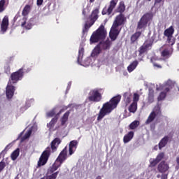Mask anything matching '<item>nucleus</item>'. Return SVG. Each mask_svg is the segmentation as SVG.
I'll return each instance as SVG.
<instances>
[{"label":"nucleus","instance_id":"obj_1","mask_svg":"<svg viewBox=\"0 0 179 179\" xmlns=\"http://www.w3.org/2000/svg\"><path fill=\"white\" fill-rule=\"evenodd\" d=\"M120 101H121V95H117L111 98L109 101L103 103L98 113L97 121H101L106 115L111 114L113 110L117 108Z\"/></svg>","mask_w":179,"mask_h":179},{"label":"nucleus","instance_id":"obj_2","mask_svg":"<svg viewBox=\"0 0 179 179\" xmlns=\"http://www.w3.org/2000/svg\"><path fill=\"white\" fill-rule=\"evenodd\" d=\"M60 143L61 139H59V138H56L51 142V146L46 148V149L42 152L38 162V167H41V166H44L47 164L51 153L57 152V149H58V146H59Z\"/></svg>","mask_w":179,"mask_h":179},{"label":"nucleus","instance_id":"obj_3","mask_svg":"<svg viewBox=\"0 0 179 179\" xmlns=\"http://www.w3.org/2000/svg\"><path fill=\"white\" fill-rule=\"evenodd\" d=\"M124 15L122 14H120L115 17L109 32V37L111 41H115V40H117V38H118L120 32L121 31V29H119L118 27L124 24Z\"/></svg>","mask_w":179,"mask_h":179},{"label":"nucleus","instance_id":"obj_4","mask_svg":"<svg viewBox=\"0 0 179 179\" xmlns=\"http://www.w3.org/2000/svg\"><path fill=\"white\" fill-rule=\"evenodd\" d=\"M107 37V30L104 29V25L101 24L100 27L92 33L90 43V44H94V43H99L101 40H104Z\"/></svg>","mask_w":179,"mask_h":179},{"label":"nucleus","instance_id":"obj_5","mask_svg":"<svg viewBox=\"0 0 179 179\" xmlns=\"http://www.w3.org/2000/svg\"><path fill=\"white\" fill-rule=\"evenodd\" d=\"M23 71L28 73V72H30V71H31V68L29 67L26 69V65H24L22 68L20 69L15 72L12 73L10 75L11 80H10V82H12L13 85H15V83H17L19 80H22L23 79V76L24 73Z\"/></svg>","mask_w":179,"mask_h":179},{"label":"nucleus","instance_id":"obj_6","mask_svg":"<svg viewBox=\"0 0 179 179\" xmlns=\"http://www.w3.org/2000/svg\"><path fill=\"white\" fill-rule=\"evenodd\" d=\"M101 89L95 88L91 90L88 94L87 100L91 103H99L103 99V95L100 92Z\"/></svg>","mask_w":179,"mask_h":179},{"label":"nucleus","instance_id":"obj_7","mask_svg":"<svg viewBox=\"0 0 179 179\" xmlns=\"http://www.w3.org/2000/svg\"><path fill=\"white\" fill-rule=\"evenodd\" d=\"M153 19V14L152 13H146L144 14L138 22L137 24V30H145L148 27V23Z\"/></svg>","mask_w":179,"mask_h":179},{"label":"nucleus","instance_id":"obj_8","mask_svg":"<svg viewBox=\"0 0 179 179\" xmlns=\"http://www.w3.org/2000/svg\"><path fill=\"white\" fill-rule=\"evenodd\" d=\"M155 41V39L153 37L150 39H147L144 43L138 49V56L142 57L145 52H148L149 50L152 49V45H153V42Z\"/></svg>","mask_w":179,"mask_h":179},{"label":"nucleus","instance_id":"obj_9","mask_svg":"<svg viewBox=\"0 0 179 179\" xmlns=\"http://www.w3.org/2000/svg\"><path fill=\"white\" fill-rule=\"evenodd\" d=\"M117 3H118V0H111L110 1L108 8H107V6H105L103 8L101 11L102 15H108V16H110V15L113 13V10H114L115 6H117Z\"/></svg>","mask_w":179,"mask_h":179},{"label":"nucleus","instance_id":"obj_10","mask_svg":"<svg viewBox=\"0 0 179 179\" xmlns=\"http://www.w3.org/2000/svg\"><path fill=\"white\" fill-rule=\"evenodd\" d=\"M67 157H68V148L65 147L59 153V156L56 159V162H57V163L60 164H62V163L65 162Z\"/></svg>","mask_w":179,"mask_h":179},{"label":"nucleus","instance_id":"obj_11","mask_svg":"<svg viewBox=\"0 0 179 179\" xmlns=\"http://www.w3.org/2000/svg\"><path fill=\"white\" fill-rule=\"evenodd\" d=\"M12 81L9 80L6 87V96L7 99H12L13 97V94H15V86L13 85Z\"/></svg>","mask_w":179,"mask_h":179},{"label":"nucleus","instance_id":"obj_12","mask_svg":"<svg viewBox=\"0 0 179 179\" xmlns=\"http://www.w3.org/2000/svg\"><path fill=\"white\" fill-rule=\"evenodd\" d=\"M158 114H162V111L160 110V109H159L158 112H156L155 110L152 111L145 122V125H149V124L153 122V121H155V120L156 119V117H157Z\"/></svg>","mask_w":179,"mask_h":179},{"label":"nucleus","instance_id":"obj_13","mask_svg":"<svg viewBox=\"0 0 179 179\" xmlns=\"http://www.w3.org/2000/svg\"><path fill=\"white\" fill-rule=\"evenodd\" d=\"M20 22L21 27L25 30H30L33 27V24H31L30 21L27 22V18L26 17H23Z\"/></svg>","mask_w":179,"mask_h":179},{"label":"nucleus","instance_id":"obj_14","mask_svg":"<svg viewBox=\"0 0 179 179\" xmlns=\"http://www.w3.org/2000/svg\"><path fill=\"white\" fill-rule=\"evenodd\" d=\"M170 166H169V164L166 163V161H162L158 164L157 170L159 173H166Z\"/></svg>","mask_w":179,"mask_h":179},{"label":"nucleus","instance_id":"obj_15","mask_svg":"<svg viewBox=\"0 0 179 179\" xmlns=\"http://www.w3.org/2000/svg\"><path fill=\"white\" fill-rule=\"evenodd\" d=\"M97 19H99V8H96L95 10H92L90 16V23L91 24H94Z\"/></svg>","mask_w":179,"mask_h":179},{"label":"nucleus","instance_id":"obj_16","mask_svg":"<svg viewBox=\"0 0 179 179\" xmlns=\"http://www.w3.org/2000/svg\"><path fill=\"white\" fill-rule=\"evenodd\" d=\"M8 26H9V17L8 16H4L2 20L1 24V31H6L8 30Z\"/></svg>","mask_w":179,"mask_h":179},{"label":"nucleus","instance_id":"obj_17","mask_svg":"<svg viewBox=\"0 0 179 179\" xmlns=\"http://www.w3.org/2000/svg\"><path fill=\"white\" fill-rule=\"evenodd\" d=\"M170 139V137L169 136H165L164 138H162L159 144V150H162V148H166V145L169 143V140Z\"/></svg>","mask_w":179,"mask_h":179},{"label":"nucleus","instance_id":"obj_18","mask_svg":"<svg viewBox=\"0 0 179 179\" xmlns=\"http://www.w3.org/2000/svg\"><path fill=\"white\" fill-rule=\"evenodd\" d=\"M31 5H33V1L31 2V5L27 4L24 7L22 12V16H24V17H26V16H27V15H29V13H30V11L31 10V8H32Z\"/></svg>","mask_w":179,"mask_h":179},{"label":"nucleus","instance_id":"obj_19","mask_svg":"<svg viewBox=\"0 0 179 179\" xmlns=\"http://www.w3.org/2000/svg\"><path fill=\"white\" fill-rule=\"evenodd\" d=\"M58 121V116H55L53 117L51 121L47 124L48 128H49V131H55L54 127H55V124Z\"/></svg>","mask_w":179,"mask_h":179},{"label":"nucleus","instance_id":"obj_20","mask_svg":"<svg viewBox=\"0 0 179 179\" xmlns=\"http://www.w3.org/2000/svg\"><path fill=\"white\" fill-rule=\"evenodd\" d=\"M99 45L102 50H110V48L111 47V41L109 40H106V41L103 42H100Z\"/></svg>","mask_w":179,"mask_h":179},{"label":"nucleus","instance_id":"obj_21","mask_svg":"<svg viewBox=\"0 0 179 179\" xmlns=\"http://www.w3.org/2000/svg\"><path fill=\"white\" fill-rule=\"evenodd\" d=\"M141 31H136L133 35H131L130 38L131 44H135V42L138 41V39L141 37Z\"/></svg>","mask_w":179,"mask_h":179},{"label":"nucleus","instance_id":"obj_22","mask_svg":"<svg viewBox=\"0 0 179 179\" xmlns=\"http://www.w3.org/2000/svg\"><path fill=\"white\" fill-rule=\"evenodd\" d=\"M124 96V101L125 103V106H129L131 103V99L132 97V94L130 92H125L123 94Z\"/></svg>","mask_w":179,"mask_h":179},{"label":"nucleus","instance_id":"obj_23","mask_svg":"<svg viewBox=\"0 0 179 179\" xmlns=\"http://www.w3.org/2000/svg\"><path fill=\"white\" fill-rule=\"evenodd\" d=\"M71 114V111H66L61 118V125L64 127L65 124L68 122V118H69V115Z\"/></svg>","mask_w":179,"mask_h":179},{"label":"nucleus","instance_id":"obj_24","mask_svg":"<svg viewBox=\"0 0 179 179\" xmlns=\"http://www.w3.org/2000/svg\"><path fill=\"white\" fill-rule=\"evenodd\" d=\"M139 64V62L137 60L134 61L130 64V65L127 67L128 72L131 73L133 72V71H135L136 69V66Z\"/></svg>","mask_w":179,"mask_h":179},{"label":"nucleus","instance_id":"obj_25","mask_svg":"<svg viewBox=\"0 0 179 179\" xmlns=\"http://www.w3.org/2000/svg\"><path fill=\"white\" fill-rule=\"evenodd\" d=\"M173 34H174V28L173 26L169 27L164 32L165 37H173Z\"/></svg>","mask_w":179,"mask_h":179},{"label":"nucleus","instance_id":"obj_26","mask_svg":"<svg viewBox=\"0 0 179 179\" xmlns=\"http://www.w3.org/2000/svg\"><path fill=\"white\" fill-rule=\"evenodd\" d=\"M101 52L100 44L96 45L92 52L91 57H97Z\"/></svg>","mask_w":179,"mask_h":179},{"label":"nucleus","instance_id":"obj_27","mask_svg":"<svg viewBox=\"0 0 179 179\" xmlns=\"http://www.w3.org/2000/svg\"><path fill=\"white\" fill-rule=\"evenodd\" d=\"M134 138V131H129L123 138L124 143H128Z\"/></svg>","mask_w":179,"mask_h":179},{"label":"nucleus","instance_id":"obj_28","mask_svg":"<svg viewBox=\"0 0 179 179\" xmlns=\"http://www.w3.org/2000/svg\"><path fill=\"white\" fill-rule=\"evenodd\" d=\"M148 92V101L153 103V101H155V90L152 88H149Z\"/></svg>","mask_w":179,"mask_h":179},{"label":"nucleus","instance_id":"obj_29","mask_svg":"<svg viewBox=\"0 0 179 179\" xmlns=\"http://www.w3.org/2000/svg\"><path fill=\"white\" fill-rule=\"evenodd\" d=\"M174 86V83H173V81L171 80H168L165 83V91L166 92H170L171 89H173V87Z\"/></svg>","mask_w":179,"mask_h":179},{"label":"nucleus","instance_id":"obj_30","mask_svg":"<svg viewBox=\"0 0 179 179\" xmlns=\"http://www.w3.org/2000/svg\"><path fill=\"white\" fill-rule=\"evenodd\" d=\"M117 12L119 13H124L125 12V3L124 1H122L119 3Z\"/></svg>","mask_w":179,"mask_h":179},{"label":"nucleus","instance_id":"obj_31","mask_svg":"<svg viewBox=\"0 0 179 179\" xmlns=\"http://www.w3.org/2000/svg\"><path fill=\"white\" fill-rule=\"evenodd\" d=\"M138 109V103L132 102V103L129 107V113H136Z\"/></svg>","mask_w":179,"mask_h":179},{"label":"nucleus","instance_id":"obj_32","mask_svg":"<svg viewBox=\"0 0 179 179\" xmlns=\"http://www.w3.org/2000/svg\"><path fill=\"white\" fill-rule=\"evenodd\" d=\"M20 153V150L19 148H17L15 150H14L11 154L12 160H16L17 157H19Z\"/></svg>","mask_w":179,"mask_h":179},{"label":"nucleus","instance_id":"obj_33","mask_svg":"<svg viewBox=\"0 0 179 179\" xmlns=\"http://www.w3.org/2000/svg\"><path fill=\"white\" fill-rule=\"evenodd\" d=\"M93 26L90 22L88 24L87 22L85 23L84 28L83 29V34L85 35L89 29Z\"/></svg>","mask_w":179,"mask_h":179},{"label":"nucleus","instance_id":"obj_34","mask_svg":"<svg viewBox=\"0 0 179 179\" xmlns=\"http://www.w3.org/2000/svg\"><path fill=\"white\" fill-rule=\"evenodd\" d=\"M84 52H85V48H80L78 50V62H80V59L83 58Z\"/></svg>","mask_w":179,"mask_h":179},{"label":"nucleus","instance_id":"obj_35","mask_svg":"<svg viewBox=\"0 0 179 179\" xmlns=\"http://www.w3.org/2000/svg\"><path fill=\"white\" fill-rule=\"evenodd\" d=\"M78 143H79V142H78V141L76 140L71 141L69 143V148H71L74 149V150H76V148H78Z\"/></svg>","mask_w":179,"mask_h":179},{"label":"nucleus","instance_id":"obj_36","mask_svg":"<svg viewBox=\"0 0 179 179\" xmlns=\"http://www.w3.org/2000/svg\"><path fill=\"white\" fill-rule=\"evenodd\" d=\"M139 127V121L135 120L129 124L130 129H136Z\"/></svg>","mask_w":179,"mask_h":179},{"label":"nucleus","instance_id":"obj_37","mask_svg":"<svg viewBox=\"0 0 179 179\" xmlns=\"http://www.w3.org/2000/svg\"><path fill=\"white\" fill-rule=\"evenodd\" d=\"M166 96H167V92H166V89H164V92H162L158 96V101H161V100H164L166 99Z\"/></svg>","mask_w":179,"mask_h":179},{"label":"nucleus","instance_id":"obj_38","mask_svg":"<svg viewBox=\"0 0 179 179\" xmlns=\"http://www.w3.org/2000/svg\"><path fill=\"white\" fill-rule=\"evenodd\" d=\"M62 164H59L58 162L55 161V163L52 165L51 171L52 172L54 171H57V170H58V169H59V167H61Z\"/></svg>","mask_w":179,"mask_h":179},{"label":"nucleus","instance_id":"obj_39","mask_svg":"<svg viewBox=\"0 0 179 179\" xmlns=\"http://www.w3.org/2000/svg\"><path fill=\"white\" fill-rule=\"evenodd\" d=\"M59 173V171L53 173L50 176H48L46 179H57V177H58Z\"/></svg>","mask_w":179,"mask_h":179},{"label":"nucleus","instance_id":"obj_40","mask_svg":"<svg viewBox=\"0 0 179 179\" xmlns=\"http://www.w3.org/2000/svg\"><path fill=\"white\" fill-rule=\"evenodd\" d=\"M56 113H57V108H54L50 111L47 113V117H54Z\"/></svg>","mask_w":179,"mask_h":179},{"label":"nucleus","instance_id":"obj_41","mask_svg":"<svg viewBox=\"0 0 179 179\" xmlns=\"http://www.w3.org/2000/svg\"><path fill=\"white\" fill-rule=\"evenodd\" d=\"M5 10V0L0 1V13Z\"/></svg>","mask_w":179,"mask_h":179},{"label":"nucleus","instance_id":"obj_42","mask_svg":"<svg viewBox=\"0 0 179 179\" xmlns=\"http://www.w3.org/2000/svg\"><path fill=\"white\" fill-rule=\"evenodd\" d=\"M139 94L138 93H134L133 95V103H136L138 104V101H139Z\"/></svg>","mask_w":179,"mask_h":179},{"label":"nucleus","instance_id":"obj_43","mask_svg":"<svg viewBox=\"0 0 179 179\" xmlns=\"http://www.w3.org/2000/svg\"><path fill=\"white\" fill-rule=\"evenodd\" d=\"M164 157V152H161L158 154V156L155 158L159 163L162 162V159Z\"/></svg>","mask_w":179,"mask_h":179},{"label":"nucleus","instance_id":"obj_44","mask_svg":"<svg viewBox=\"0 0 179 179\" xmlns=\"http://www.w3.org/2000/svg\"><path fill=\"white\" fill-rule=\"evenodd\" d=\"M150 166L151 167H155V166H157V164L159 163L157 159L155 158L154 159L150 160Z\"/></svg>","mask_w":179,"mask_h":179},{"label":"nucleus","instance_id":"obj_45","mask_svg":"<svg viewBox=\"0 0 179 179\" xmlns=\"http://www.w3.org/2000/svg\"><path fill=\"white\" fill-rule=\"evenodd\" d=\"M161 55L164 57H169L170 55V52L167 49H165L162 52Z\"/></svg>","mask_w":179,"mask_h":179},{"label":"nucleus","instance_id":"obj_46","mask_svg":"<svg viewBox=\"0 0 179 179\" xmlns=\"http://www.w3.org/2000/svg\"><path fill=\"white\" fill-rule=\"evenodd\" d=\"M31 136V130H29L24 136V139H29Z\"/></svg>","mask_w":179,"mask_h":179},{"label":"nucleus","instance_id":"obj_47","mask_svg":"<svg viewBox=\"0 0 179 179\" xmlns=\"http://www.w3.org/2000/svg\"><path fill=\"white\" fill-rule=\"evenodd\" d=\"M6 166V164H5L4 162H0V172L2 171V170H3Z\"/></svg>","mask_w":179,"mask_h":179},{"label":"nucleus","instance_id":"obj_48","mask_svg":"<svg viewBox=\"0 0 179 179\" xmlns=\"http://www.w3.org/2000/svg\"><path fill=\"white\" fill-rule=\"evenodd\" d=\"M167 41H168L169 44H171V45H173V44H174V41H173V36L167 37Z\"/></svg>","mask_w":179,"mask_h":179},{"label":"nucleus","instance_id":"obj_49","mask_svg":"<svg viewBox=\"0 0 179 179\" xmlns=\"http://www.w3.org/2000/svg\"><path fill=\"white\" fill-rule=\"evenodd\" d=\"M74 151H75V148H72L69 147V156H72V154L74 153Z\"/></svg>","mask_w":179,"mask_h":179},{"label":"nucleus","instance_id":"obj_50","mask_svg":"<svg viewBox=\"0 0 179 179\" xmlns=\"http://www.w3.org/2000/svg\"><path fill=\"white\" fill-rule=\"evenodd\" d=\"M43 2H44V0H37L36 1V5L38 6H41V5H43Z\"/></svg>","mask_w":179,"mask_h":179},{"label":"nucleus","instance_id":"obj_51","mask_svg":"<svg viewBox=\"0 0 179 179\" xmlns=\"http://www.w3.org/2000/svg\"><path fill=\"white\" fill-rule=\"evenodd\" d=\"M5 73H10V66H8L5 67Z\"/></svg>","mask_w":179,"mask_h":179},{"label":"nucleus","instance_id":"obj_52","mask_svg":"<svg viewBox=\"0 0 179 179\" xmlns=\"http://www.w3.org/2000/svg\"><path fill=\"white\" fill-rule=\"evenodd\" d=\"M153 65L156 68L162 69V66L160 64H158L157 63H154Z\"/></svg>","mask_w":179,"mask_h":179},{"label":"nucleus","instance_id":"obj_53","mask_svg":"<svg viewBox=\"0 0 179 179\" xmlns=\"http://www.w3.org/2000/svg\"><path fill=\"white\" fill-rule=\"evenodd\" d=\"M161 179H167V174H162L161 176Z\"/></svg>","mask_w":179,"mask_h":179},{"label":"nucleus","instance_id":"obj_54","mask_svg":"<svg viewBox=\"0 0 179 179\" xmlns=\"http://www.w3.org/2000/svg\"><path fill=\"white\" fill-rule=\"evenodd\" d=\"M163 0H155V5H157V3H161Z\"/></svg>","mask_w":179,"mask_h":179},{"label":"nucleus","instance_id":"obj_55","mask_svg":"<svg viewBox=\"0 0 179 179\" xmlns=\"http://www.w3.org/2000/svg\"><path fill=\"white\" fill-rule=\"evenodd\" d=\"M83 16H86V10H85V8L83 10Z\"/></svg>","mask_w":179,"mask_h":179},{"label":"nucleus","instance_id":"obj_56","mask_svg":"<svg viewBox=\"0 0 179 179\" xmlns=\"http://www.w3.org/2000/svg\"><path fill=\"white\" fill-rule=\"evenodd\" d=\"M157 149H159V145H155L154 150H157Z\"/></svg>","mask_w":179,"mask_h":179},{"label":"nucleus","instance_id":"obj_57","mask_svg":"<svg viewBox=\"0 0 179 179\" xmlns=\"http://www.w3.org/2000/svg\"><path fill=\"white\" fill-rule=\"evenodd\" d=\"M96 179H101V176H98L96 178Z\"/></svg>","mask_w":179,"mask_h":179},{"label":"nucleus","instance_id":"obj_58","mask_svg":"<svg viewBox=\"0 0 179 179\" xmlns=\"http://www.w3.org/2000/svg\"><path fill=\"white\" fill-rule=\"evenodd\" d=\"M90 3H93L94 2V0H90Z\"/></svg>","mask_w":179,"mask_h":179},{"label":"nucleus","instance_id":"obj_59","mask_svg":"<svg viewBox=\"0 0 179 179\" xmlns=\"http://www.w3.org/2000/svg\"><path fill=\"white\" fill-rule=\"evenodd\" d=\"M61 113H62V110H60V111L59 112V113H57V115H59V114H61Z\"/></svg>","mask_w":179,"mask_h":179},{"label":"nucleus","instance_id":"obj_60","mask_svg":"<svg viewBox=\"0 0 179 179\" xmlns=\"http://www.w3.org/2000/svg\"><path fill=\"white\" fill-rule=\"evenodd\" d=\"M157 178H160V175H157Z\"/></svg>","mask_w":179,"mask_h":179},{"label":"nucleus","instance_id":"obj_61","mask_svg":"<svg viewBox=\"0 0 179 179\" xmlns=\"http://www.w3.org/2000/svg\"><path fill=\"white\" fill-rule=\"evenodd\" d=\"M173 135H174V133H172V136H173Z\"/></svg>","mask_w":179,"mask_h":179},{"label":"nucleus","instance_id":"obj_62","mask_svg":"<svg viewBox=\"0 0 179 179\" xmlns=\"http://www.w3.org/2000/svg\"><path fill=\"white\" fill-rule=\"evenodd\" d=\"M157 90H159V88H157Z\"/></svg>","mask_w":179,"mask_h":179},{"label":"nucleus","instance_id":"obj_63","mask_svg":"<svg viewBox=\"0 0 179 179\" xmlns=\"http://www.w3.org/2000/svg\"><path fill=\"white\" fill-rule=\"evenodd\" d=\"M148 1H152V0H148Z\"/></svg>","mask_w":179,"mask_h":179},{"label":"nucleus","instance_id":"obj_64","mask_svg":"<svg viewBox=\"0 0 179 179\" xmlns=\"http://www.w3.org/2000/svg\"><path fill=\"white\" fill-rule=\"evenodd\" d=\"M178 91H179V88H178Z\"/></svg>","mask_w":179,"mask_h":179}]
</instances>
